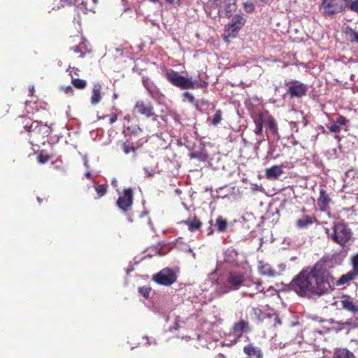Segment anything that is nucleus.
<instances>
[{
  "instance_id": "nucleus-1",
  "label": "nucleus",
  "mask_w": 358,
  "mask_h": 358,
  "mask_svg": "<svg viewBox=\"0 0 358 358\" xmlns=\"http://www.w3.org/2000/svg\"><path fill=\"white\" fill-rule=\"evenodd\" d=\"M313 266L302 270L292 281V289L301 296L312 297L323 294L330 285Z\"/></svg>"
},
{
  "instance_id": "nucleus-2",
  "label": "nucleus",
  "mask_w": 358,
  "mask_h": 358,
  "mask_svg": "<svg viewBox=\"0 0 358 358\" xmlns=\"http://www.w3.org/2000/svg\"><path fill=\"white\" fill-rule=\"evenodd\" d=\"M343 260V258L340 253H334L322 257L314 264L313 267L320 274L322 278H324L330 285L333 282V276L329 272V269L341 264Z\"/></svg>"
},
{
  "instance_id": "nucleus-3",
  "label": "nucleus",
  "mask_w": 358,
  "mask_h": 358,
  "mask_svg": "<svg viewBox=\"0 0 358 358\" xmlns=\"http://www.w3.org/2000/svg\"><path fill=\"white\" fill-rule=\"evenodd\" d=\"M165 77L173 85L183 90L206 88L208 85L207 82L202 80H192L191 78L182 76L173 70L166 72Z\"/></svg>"
},
{
  "instance_id": "nucleus-4",
  "label": "nucleus",
  "mask_w": 358,
  "mask_h": 358,
  "mask_svg": "<svg viewBox=\"0 0 358 358\" xmlns=\"http://www.w3.org/2000/svg\"><path fill=\"white\" fill-rule=\"evenodd\" d=\"M352 236L351 229L343 221L334 224L333 232L329 236L334 243L341 247L346 246L350 241Z\"/></svg>"
},
{
  "instance_id": "nucleus-5",
  "label": "nucleus",
  "mask_w": 358,
  "mask_h": 358,
  "mask_svg": "<svg viewBox=\"0 0 358 358\" xmlns=\"http://www.w3.org/2000/svg\"><path fill=\"white\" fill-rule=\"evenodd\" d=\"M24 129L29 134L30 137L37 138L42 136L43 138L51 133V125L46 122L44 124L41 121H31L29 119L22 118Z\"/></svg>"
},
{
  "instance_id": "nucleus-6",
  "label": "nucleus",
  "mask_w": 358,
  "mask_h": 358,
  "mask_svg": "<svg viewBox=\"0 0 358 358\" xmlns=\"http://www.w3.org/2000/svg\"><path fill=\"white\" fill-rule=\"evenodd\" d=\"M348 6V0H323L322 3L323 13L327 16L342 12Z\"/></svg>"
},
{
  "instance_id": "nucleus-7",
  "label": "nucleus",
  "mask_w": 358,
  "mask_h": 358,
  "mask_svg": "<svg viewBox=\"0 0 358 358\" xmlns=\"http://www.w3.org/2000/svg\"><path fill=\"white\" fill-rule=\"evenodd\" d=\"M134 194V190L131 187L125 188L119 192L116 202L118 208L124 213L129 211L133 205Z\"/></svg>"
},
{
  "instance_id": "nucleus-8",
  "label": "nucleus",
  "mask_w": 358,
  "mask_h": 358,
  "mask_svg": "<svg viewBox=\"0 0 358 358\" xmlns=\"http://www.w3.org/2000/svg\"><path fill=\"white\" fill-rule=\"evenodd\" d=\"M245 23V20L241 15H235L232 17L231 21L229 23L224 30V37L235 38L240 29Z\"/></svg>"
},
{
  "instance_id": "nucleus-9",
  "label": "nucleus",
  "mask_w": 358,
  "mask_h": 358,
  "mask_svg": "<svg viewBox=\"0 0 358 358\" xmlns=\"http://www.w3.org/2000/svg\"><path fill=\"white\" fill-rule=\"evenodd\" d=\"M177 275L175 272L169 268L160 271L153 276V280L157 284L169 286L176 281Z\"/></svg>"
},
{
  "instance_id": "nucleus-10",
  "label": "nucleus",
  "mask_w": 358,
  "mask_h": 358,
  "mask_svg": "<svg viewBox=\"0 0 358 358\" xmlns=\"http://www.w3.org/2000/svg\"><path fill=\"white\" fill-rule=\"evenodd\" d=\"M227 282L230 285V289L228 291L237 290L243 285L250 287V284L248 283V280L245 279L244 274L241 272H229L227 275Z\"/></svg>"
},
{
  "instance_id": "nucleus-11",
  "label": "nucleus",
  "mask_w": 358,
  "mask_h": 358,
  "mask_svg": "<svg viewBox=\"0 0 358 358\" xmlns=\"http://www.w3.org/2000/svg\"><path fill=\"white\" fill-rule=\"evenodd\" d=\"M134 111L138 115H144L146 117H154V120H156L157 117L152 104L150 102L146 103L143 100H138L136 102L134 107Z\"/></svg>"
},
{
  "instance_id": "nucleus-12",
  "label": "nucleus",
  "mask_w": 358,
  "mask_h": 358,
  "mask_svg": "<svg viewBox=\"0 0 358 358\" xmlns=\"http://www.w3.org/2000/svg\"><path fill=\"white\" fill-rule=\"evenodd\" d=\"M307 90L305 84L296 82L289 86L287 93L291 98H300L306 94Z\"/></svg>"
},
{
  "instance_id": "nucleus-13",
  "label": "nucleus",
  "mask_w": 358,
  "mask_h": 358,
  "mask_svg": "<svg viewBox=\"0 0 358 358\" xmlns=\"http://www.w3.org/2000/svg\"><path fill=\"white\" fill-rule=\"evenodd\" d=\"M250 331V327L249 322L243 320L235 322L232 327V333L238 338H241L244 332L248 333Z\"/></svg>"
},
{
  "instance_id": "nucleus-14",
  "label": "nucleus",
  "mask_w": 358,
  "mask_h": 358,
  "mask_svg": "<svg viewBox=\"0 0 358 358\" xmlns=\"http://www.w3.org/2000/svg\"><path fill=\"white\" fill-rule=\"evenodd\" d=\"M331 199L324 189H320V196L317 199V206L321 211H326L329 206Z\"/></svg>"
},
{
  "instance_id": "nucleus-15",
  "label": "nucleus",
  "mask_w": 358,
  "mask_h": 358,
  "mask_svg": "<svg viewBox=\"0 0 358 358\" xmlns=\"http://www.w3.org/2000/svg\"><path fill=\"white\" fill-rule=\"evenodd\" d=\"M317 222H318V220L315 216L303 215L296 221V226L299 229H305Z\"/></svg>"
},
{
  "instance_id": "nucleus-16",
  "label": "nucleus",
  "mask_w": 358,
  "mask_h": 358,
  "mask_svg": "<svg viewBox=\"0 0 358 358\" xmlns=\"http://www.w3.org/2000/svg\"><path fill=\"white\" fill-rule=\"evenodd\" d=\"M341 303L343 309L354 314L358 312V306L354 303L353 300L350 296H343Z\"/></svg>"
},
{
  "instance_id": "nucleus-17",
  "label": "nucleus",
  "mask_w": 358,
  "mask_h": 358,
  "mask_svg": "<svg viewBox=\"0 0 358 358\" xmlns=\"http://www.w3.org/2000/svg\"><path fill=\"white\" fill-rule=\"evenodd\" d=\"M357 275L358 273L352 269V271H350L347 273L342 275L336 282V285L343 286L345 285H348L351 281L355 280Z\"/></svg>"
},
{
  "instance_id": "nucleus-18",
  "label": "nucleus",
  "mask_w": 358,
  "mask_h": 358,
  "mask_svg": "<svg viewBox=\"0 0 358 358\" xmlns=\"http://www.w3.org/2000/svg\"><path fill=\"white\" fill-rule=\"evenodd\" d=\"M243 352L245 355L250 357L263 358V352L262 350L258 347L253 346L252 345H248L244 346Z\"/></svg>"
},
{
  "instance_id": "nucleus-19",
  "label": "nucleus",
  "mask_w": 358,
  "mask_h": 358,
  "mask_svg": "<svg viewBox=\"0 0 358 358\" xmlns=\"http://www.w3.org/2000/svg\"><path fill=\"white\" fill-rule=\"evenodd\" d=\"M181 223L187 225L190 231L200 230L202 226V222L195 216L192 219L189 218L187 220L182 221Z\"/></svg>"
},
{
  "instance_id": "nucleus-20",
  "label": "nucleus",
  "mask_w": 358,
  "mask_h": 358,
  "mask_svg": "<svg viewBox=\"0 0 358 358\" xmlns=\"http://www.w3.org/2000/svg\"><path fill=\"white\" fill-rule=\"evenodd\" d=\"M283 173L280 166H273L266 170V176L268 179H276Z\"/></svg>"
},
{
  "instance_id": "nucleus-21",
  "label": "nucleus",
  "mask_w": 358,
  "mask_h": 358,
  "mask_svg": "<svg viewBox=\"0 0 358 358\" xmlns=\"http://www.w3.org/2000/svg\"><path fill=\"white\" fill-rule=\"evenodd\" d=\"M259 271L262 275L273 277L275 274V271L271 265L263 262H259Z\"/></svg>"
},
{
  "instance_id": "nucleus-22",
  "label": "nucleus",
  "mask_w": 358,
  "mask_h": 358,
  "mask_svg": "<svg viewBox=\"0 0 358 358\" xmlns=\"http://www.w3.org/2000/svg\"><path fill=\"white\" fill-rule=\"evenodd\" d=\"M101 85L99 83L94 84L92 88V94L91 97V103L96 104L100 102L101 99Z\"/></svg>"
},
{
  "instance_id": "nucleus-23",
  "label": "nucleus",
  "mask_w": 358,
  "mask_h": 358,
  "mask_svg": "<svg viewBox=\"0 0 358 358\" xmlns=\"http://www.w3.org/2000/svg\"><path fill=\"white\" fill-rule=\"evenodd\" d=\"M332 358H355L354 354L346 348L336 349Z\"/></svg>"
},
{
  "instance_id": "nucleus-24",
  "label": "nucleus",
  "mask_w": 358,
  "mask_h": 358,
  "mask_svg": "<svg viewBox=\"0 0 358 358\" xmlns=\"http://www.w3.org/2000/svg\"><path fill=\"white\" fill-rule=\"evenodd\" d=\"M223 3L226 17H231V13L236 9L235 0H224Z\"/></svg>"
},
{
  "instance_id": "nucleus-25",
  "label": "nucleus",
  "mask_w": 358,
  "mask_h": 358,
  "mask_svg": "<svg viewBox=\"0 0 358 358\" xmlns=\"http://www.w3.org/2000/svg\"><path fill=\"white\" fill-rule=\"evenodd\" d=\"M215 226L219 232H224L227 230L228 227L227 220L222 216H218L216 219Z\"/></svg>"
},
{
  "instance_id": "nucleus-26",
  "label": "nucleus",
  "mask_w": 358,
  "mask_h": 358,
  "mask_svg": "<svg viewBox=\"0 0 358 358\" xmlns=\"http://www.w3.org/2000/svg\"><path fill=\"white\" fill-rule=\"evenodd\" d=\"M255 133L257 135L261 134L263 131V125H264V119H263V117L262 115H258L255 118Z\"/></svg>"
},
{
  "instance_id": "nucleus-27",
  "label": "nucleus",
  "mask_w": 358,
  "mask_h": 358,
  "mask_svg": "<svg viewBox=\"0 0 358 358\" xmlns=\"http://www.w3.org/2000/svg\"><path fill=\"white\" fill-rule=\"evenodd\" d=\"M137 148V147L134 146V143L130 141H125L122 145V150L127 155L131 152H135Z\"/></svg>"
},
{
  "instance_id": "nucleus-28",
  "label": "nucleus",
  "mask_w": 358,
  "mask_h": 358,
  "mask_svg": "<svg viewBox=\"0 0 358 358\" xmlns=\"http://www.w3.org/2000/svg\"><path fill=\"white\" fill-rule=\"evenodd\" d=\"M346 36L348 37V39L353 43V42H356V43H358V32L353 30L351 28H348L347 30H346Z\"/></svg>"
},
{
  "instance_id": "nucleus-29",
  "label": "nucleus",
  "mask_w": 358,
  "mask_h": 358,
  "mask_svg": "<svg viewBox=\"0 0 358 358\" xmlns=\"http://www.w3.org/2000/svg\"><path fill=\"white\" fill-rule=\"evenodd\" d=\"M222 120V111L220 109L216 110L215 114L212 117L210 122L213 125L217 126Z\"/></svg>"
},
{
  "instance_id": "nucleus-30",
  "label": "nucleus",
  "mask_w": 358,
  "mask_h": 358,
  "mask_svg": "<svg viewBox=\"0 0 358 358\" xmlns=\"http://www.w3.org/2000/svg\"><path fill=\"white\" fill-rule=\"evenodd\" d=\"M71 83L76 88L79 90H83L87 86V81L79 78H72Z\"/></svg>"
},
{
  "instance_id": "nucleus-31",
  "label": "nucleus",
  "mask_w": 358,
  "mask_h": 358,
  "mask_svg": "<svg viewBox=\"0 0 358 358\" xmlns=\"http://www.w3.org/2000/svg\"><path fill=\"white\" fill-rule=\"evenodd\" d=\"M268 127L273 134H278V126L275 119L273 117H269L268 120Z\"/></svg>"
},
{
  "instance_id": "nucleus-32",
  "label": "nucleus",
  "mask_w": 358,
  "mask_h": 358,
  "mask_svg": "<svg viewBox=\"0 0 358 358\" xmlns=\"http://www.w3.org/2000/svg\"><path fill=\"white\" fill-rule=\"evenodd\" d=\"M252 315H254L255 318H256L258 320H262L264 317V313L263 311L257 307L252 308L251 310Z\"/></svg>"
},
{
  "instance_id": "nucleus-33",
  "label": "nucleus",
  "mask_w": 358,
  "mask_h": 358,
  "mask_svg": "<svg viewBox=\"0 0 358 358\" xmlns=\"http://www.w3.org/2000/svg\"><path fill=\"white\" fill-rule=\"evenodd\" d=\"M107 185H99L95 187V190L99 195V197H101L105 195L107 192Z\"/></svg>"
},
{
  "instance_id": "nucleus-34",
  "label": "nucleus",
  "mask_w": 358,
  "mask_h": 358,
  "mask_svg": "<svg viewBox=\"0 0 358 358\" xmlns=\"http://www.w3.org/2000/svg\"><path fill=\"white\" fill-rule=\"evenodd\" d=\"M50 159V157L48 154L45 153L44 151H41L37 157L38 162L41 164L46 163Z\"/></svg>"
},
{
  "instance_id": "nucleus-35",
  "label": "nucleus",
  "mask_w": 358,
  "mask_h": 358,
  "mask_svg": "<svg viewBox=\"0 0 358 358\" xmlns=\"http://www.w3.org/2000/svg\"><path fill=\"white\" fill-rule=\"evenodd\" d=\"M335 122L339 126H346L349 123V120L341 115H338Z\"/></svg>"
},
{
  "instance_id": "nucleus-36",
  "label": "nucleus",
  "mask_w": 358,
  "mask_h": 358,
  "mask_svg": "<svg viewBox=\"0 0 358 358\" xmlns=\"http://www.w3.org/2000/svg\"><path fill=\"white\" fill-rule=\"evenodd\" d=\"M352 269L358 273V252L351 257Z\"/></svg>"
},
{
  "instance_id": "nucleus-37",
  "label": "nucleus",
  "mask_w": 358,
  "mask_h": 358,
  "mask_svg": "<svg viewBox=\"0 0 358 358\" xmlns=\"http://www.w3.org/2000/svg\"><path fill=\"white\" fill-rule=\"evenodd\" d=\"M248 283L250 284V286L254 284L255 285V290L257 292H263L264 288H262V282L261 280H258L257 282H253L252 280H248Z\"/></svg>"
},
{
  "instance_id": "nucleus-38",
  "label": "nucleus",
  "mask_w": 358,
  "mask_h": 358,
  "mask_svg": "<svg viewBox=\"0 0 358 358\" xmlns=\"http://www.w3.org/2000/svg\"><path fill=\"white\" fill-rule=\"evenodd\" d=\"M150 291L151 288L148 287L143 286L138 288L139 293L145 298H148L149 296Z\"/></svg>"
},
{
  "instance_id": "nucleus-39",
  "label": "nucleus",
  "mask_w": 358,
  "mask_h": 358,
  "mask_svg": "<svg viewBox=\"0 0 358 358\" xmlns=\"http://www.w3.org/2000/svg\"><path fill=\"white\" fill-rule=\"evenodd\" d=\"M329 129L331 133L338 134L340 133L341 128L338 124L334 122L330 127H329Z\"/></svg>"
},
{
  "instance_id": "nucleus-40",
  "label": "nucleus",
  "mask_w": 358,
  "mask_h": 358,
  "mask_svg": "<svg viewBox=\"0 0 358 358\" xmlns=\"http://www.w3.org/2000/svg\"><path fill=\"white\" fill-rule=\"evenodd\" d=\"M68 71H69V76L71 77L72 79L74 78L73 76L79 75L80 70L78 68L69 66V68L68 69Z\"/></svg>"
},
{
  "instance_id": "nucleus-41",
  "label": "nucleus",
  "mask_w": 358,
  "mask_h": 358,
  "mask_svg": "<svg viewBox=\"0 0 358 358\" xmlns=\"http://www.w3.org/2000/svg\"><path fill=\"white\" fill-rule=\"evenodd\" d=\"M182 96H183L184 99L187 100L189 102H190L192 103L194 102L195 99L191 93L186 92L183 93Z\"/></svg>"
},
{
  "instance_id": "nucleus-42",
  "label": "nucleus",
  "mask_w": 358,
  "mask_h": 358,
  "mask_svg": "<svg viewBox=\"0 0 358 358\" xmlns=\"http://www.w3.org/2000/svg\"><path fill=\"white\" fill-rule=\"evenodd\" d=\"M83 42L81 41L79 43V45L78 46H75L74 48H72L71 50L76 52V53H80V57H84V53L83 52V51L81 50L80 49V45L81 44H83Z\"/></svg>"
},
{
  "instance_id": "nucleus-43",
  "label": "nucleus",
  "mask_w": 358,
  "mask_h": 358,
  "mask_svg": "<svg viewBox=\"0 0 358 358\" xmlns=\"http://www.w3.org/2000/svg\"><path fill=\"white\" fill-rule=\"evenodd\" d=\"M76 3V0H60L62 6H73Z\"/></svg>"
},
{
  "instance_id": "nucleus-44",
  "label": "nucleus",
  "mask_w": 358,
  "mask_h": 358,
  "mask_svg": "<svg viewBox=\"0 0 358 358\" xmlns=\"http://www.w3.org/2000/svg\"><path fill=\"white\" fill-rule=\"evenodd\" d=\"M349 8L351 10L358 12V0H355L350 5Z\"/></svg>"
},
{
  "instance_id": "nucleus-45",
  "label": "nucleus",
  "mask_w": 358,
  "mask_h": 358,
  "mask_svg": "<svg viewBox=\"0 0 358 358\" xmlns=\"http://www.w3.org/2000/svg\"><path fill=\"white\" fill-rule=\"evenodd\" d=\"M143 86L146 88V90L149 92L150 95L152 96L153 92H152V87L150 86L149 82L147 80H143Z\"/></svg>"
},
{
  "instance_id": "nucleus-46",
  "label": "nucleus",
  "mask_w": 358,
  "mask_h": 358,
  "mask_svg": "<svg viewBox=\"0 0 358 358\" xmlns=\"http://www.w3.org/2000/svg\"><path fill=\"white\" fill-rule=\"evenodd\" d=\"M36 113L41 112L43 115H48L50 113L48 110L46 109V108L41 107L40 108H37V106H36Z\"/></svg>"
},
{
  "instance_id": "nucleus-47",
  "label": "nucleus",
  "mask_w": 358,
  "mask_h": 358,
  "mask_svg": "<svg viewBox=\"0 0 358 358\" xmlns=\"http://www.w3.org/2000/svg\"><path fill=\"white\" fill-rule=\"evenodd\" d=\"M108 116L110 117V119H109L110 124H113L117 120V115L115 113H112Z\"/></svg>"
},
{
  "instance_id": "nucleus-48",
  "label": "nucleus",
  "mask_w": 358,
  "mask_h": 358,
  "mask_svg": "<svg viewBox=\"0 0 358 358\" xmlns=\"http://www.w3.org/2000/svg\"><path fill=\"white\" fill-rule=\"evenodd\" d=\"M151 2H153V3H155L157 1H158V0H150ZM166 2L169 3H180L181 1L182 0H164Z\"/></svg>"
},
{
  "instance_id": "nucleus-49",
  "label": "nucleus",
  "mask_w": 358,
  "mask_h": 358,
  "mask_svg": "<svg viewBox=\"0 0 358 358\" xmlns=\"http://www.w3.org/2000/svg\"><path fill=\"white\" fill-rule=\"evenodd\" d=\"M274 320H275V322L273 324L274 327H276L277 326L280 325L282 323L280 319L278 317H275L274 318Z\"/></svg>"
},
{
  "instance_id": "nucleus-50",
  "label": "nucleus",
  "mask_w": 358,
  "mask_h": 358,
  "mask_svg": "<svg viewBox=\"0 0 358 358\" xmlns=\"http://www.w3.org/2000/svg\"><path fill=\"white\" fill-rule=\"evenodd\" d=\"M210 226L208 229V235H211L213 233V221H210Z\"/></svg>"
},
{
  "instance_id": "nucleus-51",
  "label": "nucleus",
  "mask_w": 358,
  "mask_h": 358,
  "mask_svg": "<svg viewBox=\"0 0 358 358\" xmlns=\"http://www.w3.org/2000/svg\"><path fill=\"white\" fill-rule=\"evenodd\" d=\"M245 8L248 11H251L254 9V6L252 3H250L249 5L245 4Z\"/></svg>"
},
{
  "instance_id": "nucleus-52",
  "label": "nucleus",
  "mask_w": 358,
  "mask_h": 358,
  "mask_svg": "<svg viewBox=\"0 0 358 358\" xmlns=\"http://www.w3.org/2000/svg\"><path fill=\"white\" fill-rule=\"evenodd\" d=\"M64 91L66 93H69V92L72 93L73 92V88L71 86L66 87L65 88Z\"/></svg>"
},
{
  "instance_id": "nucleus-53",
  "label": "nucleus",
  "mask_w": 358,
  "mask_h": 358,
  "mask_svg": "<svg viewBox=\"0 0 358 358\" xmlns=\"http://www.w3.org/2000/svg\"><path fill=\"white\" fill-rule=\"evenodd\" d=\"M111 184L114 187H117V181L115 178H113L112 182H111Z\"/></svg>"
},
{
  "instance_id": "nucleus-54",
  "label": "nucleus",
  "mask_w": 358,
  "mask_h": 358,
  "mask_svg": "<svg viewBox=\"0 0 358 358\" xmlns=\"http://www.w3.org/2000/svg\"><path fill=\"white\" fill-rule=\"evenodd\" d=\"M85 176L88 179H90L92 178V174L90 171H87V173H85Z\"/></svg>"
},
{
  "instance_id": "nucleus-55",
  "label": "nucleus",
  "mask_w": 358,
  "mask_h": 358,
  "mask_svg": "<svg viewBox=\"0 0 358 358\" xmlns=\"http://www.w3.org/2000/svg\"><path fill=\"white\" fill-rule=\"evenodd\" d=\"M76 37V38H79V39H81V38L80 37V36H79V35H76V36H71V37H70V40L71 41V42H73V41H74V38H75Z\"/></svg>"
},
{
  "instance_id": "nucleus-56",
  "label": "nucleus",
  "mask_w": 358,
  "mask_h": 358,
  "mask_svg": "<svg viewBox=\"0 0 358 358\" xmlns=\"http://www.w3.org/2000/svg\"><path fill=\"white\" fill-rule=\"evenodd\" d=\"M55 169H57L61 170V171H65L63 166H60L55 165Z\"/></svg>"
},
{
  "instance_id": "nucleus-57",
  "label": "nucleus",
  "mask_w": 358,
  "mask_h": 358,
  "mask_svg": "<svg viewBox=\"0 0 358 358\" xmlns=\"http://www.w3.org/2000/svg\"><path fill=\"white\" fill-rule=\"evenodd\" d=\"M216 357L217 358H226V357L222 353L218 354Z\"/></svg>"
},
{
  "instance_id": "nucleus-58",
  "label": "nucleus",
  "mask_w": 358,
  "mask_h": 358,
  "mask_svg": "<svg viewBox=\"0 0 358 358\" xmlns=\"http://www.w3.org/2000/svg\"><path fill=\"white\" fill-rule=\"evenodd\" d=\"M254 296H255V293H250V294H249V296H250V297H254Z\"/></svg>"
},
{
  "instance_id": "nucleus-59",
  "label": "nucleus",
  "mask_w": 358,
  "mask_h": 358,
  "mask_svg": "<svg viewBox=\"0 0 358 358\" xmlns=\"http://www.w3.org/2000/svg\"><path fill=\"white\" fill-rule=\"evenodd\" d=\"M306 208H303L301 210V211H302V212H303V213H304V212H306Z\"/></svg>"
}]
</instances>
